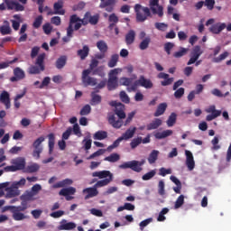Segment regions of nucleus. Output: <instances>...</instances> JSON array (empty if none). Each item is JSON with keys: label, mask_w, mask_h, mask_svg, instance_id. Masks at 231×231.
I'll return each instance as SVG.
<instances>
[{"label": "nucleus", "mask_w": 231, "mask_h": 231, "mask_svg": "<svg viewBox=\"0 0 231 231\" xmlns=\"http://www.w3.org/2000/svg\"><path fill=\"white\" fill-rule=\"evenodd\" d=\"M135 11L136 23H143L152 18V15H157L159 18L163 17V6L159 5V0H150L149 7H143L140 4H136L134 7Z\"/></svg>", "instance_id": "f257e3e1"}, {"label": "nucleus", "mask_w": 231, "mask_h": 231, "mask_svg": "<svg viewBox=\"0 0 231 231\" xmlns=\"http://www.w3.org/2000/svg\"><path fill=\"white\" fill-rule=\"evenodd\" d=\"M92 177L98 178L100 180H97L93 187L83 189V194H87L84 197L85 200L97 197L99 194L97 189L106 187L113 181V173L109 171H94L92 172Z\"/></svg>", "instance_id": "f03ea898"}, {"label": "nucleus", "mask_w": 231, "mask_h": 231, "mask_svg": "<svg viewBox=\"0 0 231 231\" xmlns=\"http://www.w3.org/2000/svg\"><path fill=\"white\" fill-rule=\"evenodd\" d=\"M110 106H115V114L109 113L107 115V122L115 129H120L123 126V119L125 118V105L112 101Z\"/></svg>", "instance_id": "7ed1b4c3"}, {"label": "nucleus", "mask_w": 231, "mask_h": 231, "mask_svg": "<svg viewBox=\"0 0 231 231\" xmlns=\"http://www.w3.org/2000/svg\"><path fill=\"white\" fill-rule=\"evenodd\" d=\"M98 60H91L88 69H84L81 75V81L85 87H95L97 85V79L90 77L92 70L98 67Z\"/></svg>", "instance_id": "20e7f679"}, {"label": "nucleus", "mask_w": 231, "mask_h": 231, "mask_svg": "<svg viewBox=\"0 0 231 231\" xmlns=\"http://www.w3.org/2000/svg\"><path fill=\"white\" fill-rule=\"evenodd\" d=\"M27 209L26 202H22V206H9L8 210L12 213V219L14 221H22L27 219L26 215L23 212Z\"/></svg>", "instance_id": "39448f33"}, {"label": "nucleus", "mask_w": 231, "mask_h": 231, "mask_svg": "<svg viewBox=\"0 0 231 231\" xmlns=\"http://www.w3.org/2000/svg\"><path fill=\"white\" fill-rule=\"evenodd\" d=\"M138 87H142L146 89H151L153 88V83L151 79H146L144 76L139 77V79H136L131 87H126V91L135 92Z\"/></svg>", "instance_id": "423d86ee"}, {"label": "nucleus", "mask_w": 231, "mask_h": 231, "mask_svg": "<svg viewBox=\"0 0 231 231\" xmlns=\"http://www.w3.org/2000/svg\"><path fill=\"white\" fill-rule=\"evenodd\" d=\"M11 166H6L4 168L5 172H16L21 171L26 167V159L23 157H18L11 160Z\"/></svg>", "instance_id": "0eeeda50"}, {"label": "nucleus", "mask_w": 231, "mask_h": 231, "mask_svg": "<svg viewBox=\"0 0 231 231\" xmlns=\"http://www.w3.org/2000/svg\"><path fill=\"white\" fill-rule=\"evenodd\" d=\"M45 53L39 54L35 60V66H30L27 72L29 75H39L45 70L44 65Z\"/></svg>", "instance_id": "6e6552de"}, {"label": "nucleus", "mask_w": 231, "mask_h": 231, "mask_svg": "<svg viewBox=\"0 0 231 231\" xmlns=\"http://www.w3.org/2000/svg\"><path fill=\"white\" fill-rule=\"evenodd\" d=\"M143 164H145L144 159H142V161L134 160V161L126 162L123 164H120L118 168H120L121 170L130 169L135 172H142Z\"/></svg>", "instance_id": "1a4fd4ad"}, {"label": "nucleus", "mask_w": 231, "mask_h": 231, "mask_svg": "<svg viewBox=\"0 0 231 231\" xmlns=\"http://www.w3.org/2000/svg\"><path fill=\"white\" fill-rule=\"evenodd\" d=\"M14 10V12H23L24 6L22 5L18 1L16 0H4V4L0 5V10Z\"/></svg>", "instance_id": "9d476101"}, {"label": "nucleus", "mask_w": 231, "mask_h": 231, "mask_svg": "<svg viewBox=\"0 0 231 231\" xmlns=\"http://www.w3.org/2000/svg\"><path fill=\"white\" fill-rule=\"evenodd\" d=\"M119 71H122V69H120L118 68L110 70V72H109V79H107V83H106L107 89L109 91H113V90L117 88V87H118V78H117V75H118Z\"/></svg>", "instance_id": "9b49d317"}, {"label": "nucleus", "mask_w": 231, "mask_h": 231, "mask_svg": "<svg viewBox=\"0 0 231 231\" xmlns=\"http://www.w3.org/2000/svg\"><path fill=\"white\" fill-rule=\"evenodd\" d=\"M45 137L40 136L32 143V158L35 160L40 159V154L42 152V143H44Z\"/></svg>", "instance_id": "f8f14e48"}, {"label": "nucleus", "mask_w": 231, "mask_h": 231, "mask_svg": "<svg viewBox=\"0 0 231 231\" xmlns=\"http://www.w3.org/2000/svg\"><path fill=\"white\" fill-rule=\"evenodd\" d=\"M203 54V51L201 50V47L199 45H196L191 49L190 52V59L189 60L187 65L190 66L192 64H195V62L200 58V56Z\"/></svg>", "instance_id": "ddd939ff"}, {"label": "nucleus", "mask_w": 231, "mask_h": 231, "mask_svg": "<svg viewBox=\"0 0 231 231\" xmlns=\"http://www.w3.org/2000/svg\"><path fill=\"white\" fill-rule=\"evenodd\" d=\"M116 0H100L99 8L104 9L107 13H112L115 10Z\"/></svg>", "instance_id": "4468645a"}, {"label": "nucleus", "mask_w": 231, "mask_h": 231, "mask_svg": "<svg viewBox=\"0 0 231 231\" xmlns=\"http://www.w3.org/2000/svg\"><path fill=\"white\" fill-rule=\"evenodd\" d=\"M81 20L82 19L76 14L70 16V21L69 22L68 29H66L68 37H73V24L80 22Z\"/></svg>", "instance_id": "2eb2a0df"}, {"label": "nucleus", "mask_w": 231, "mask_h": 231, "mask_svg": "<svg viewBox=\"0 0 231 231\" xmlns=\"http://www.w3.org/2000/svg\"><path fill=\"white\" fill-rule=\"evenodd\" d=\"M26 75L24 74L23 69H22L20 67L14 69V77L10 78L9 80L11 82H16L22 79H24Z\"/></svg>", "instance_id": "dca6fc26"}, {"label": "nucleus", "mask_w": 231, "mask_h": 231, "mask_svg": "<svg viewBox=\"0 0 231 231\" xmlns=\"http://www.w3.org/2000/svg\"><path fill=\"white\" fill-rule=\"evenodd\" d=\"M0 103L5 106L6 110H9L11 108L10 93H8V91L4 90L3 92H1Z\"/></svg>", "instance_id": "f3484780"}, {"label": "nucleus", "mask_w": 231, "mask_h": 231, "mask_svg": "<svg viewBox=\"0 0 231 231\" xmlns=\"http://www.w3.org/2000/svg\"><path fill=\"white\" fill-rule=\"evenodd\" d=\"M186 155V167H188L189 171H192L195 169V161L193 159V154L190 151H185Z\"/></svg>", "instance_id": "a211bd4d"}, {"label": "nucleus", "mask_w": 231, "mask_h": 231, "mask_svg": "<svg viewBox=\"0 0 231 231\" xmlns=\"http://www.w3.org/2000/svg\"><path fill=\"white\" fill-rule=\"evenodd\" d=\"M157 79H164V81L161 82L162 87H169L174 82V78H169V74L163 72L159 73V75H157Z\"/></svg>", "instance_id": "6ab92c4d"}, {"label": "nucleus", "mask_w": 231, "mask_h": 231, "mask_svg": "<svg viewBox=\"0 0 231 231\" xmlns=\"http://www.w3.org/2000/svg\"><path fill=\"white\" fill-rule=\"evenodd\" d=\"M84 19L88 21L89 24L97 25L99 22V14L91 15V13L87 12L84 14Z\"/></svg>", "instance_id": "aec40b11"}, {"label": "nucleus", "mask_w": 231, "mask_h": 231, "mask_svg": "<svg viewBox=\"0 0 231 231\" xmlns=\"http://www.w3.org/2000/svg\"><path fill=\"white\" fill-rule=\"evenodd\" d=\"M136 132V127H130L124 132V134L118 137L119 139H123L124 141H128L134 137Z\"/></svg>", "instance_id": "412c9836"}, {"label": "nucleus", "mask_w": 231, "mask_h": 231, "mask_svg": "<svg viewBox=\"0 0 231 231\" xmlns=\"http://www.w3.org/2000/svg\"><path fill=\"white\" fill-rule=\"evenodd\" d=\"M72 184H73V180H70V179L61 180L60 181H58L55 184H53L52 189H62V188L69 187Z\"/></svg>", "instance_id": "4be33fe9"}, {"label": "nucleus", "mask_w": 231, "mask_h": 231, "mask_svg": "<svg viewBox=\"0 0 231 231\" xmlns=\"http://www.w3.org/2000/svg\"><path fill=\"white\" fill-rule=\"evenodd\" d=\"M39 170H40V165L36 162H32V164L24 166V169L22 171H23L24 173L32 174L39 171Z\"/></svg>", "instance_id": "5701e85b"}, {"label": "nucleus", "mask_w": 231, "mask_h": 231, "mask_svg": "<svg viewBox=\"0 0 231 231\" xmlns=\"http://www.w3.org/2000/svg\"><path fill=\"white\" fill-rule=\"evenodd\" d=\"M21 195V191L18 188H6L5 199H14Z\"/></svg>", "instance_id": "b1692460"}, {"label": "nucleus", "mask_w": 231, "mask_h": 231, "mask_svg": "<svg viewBox=\"0 0 231 231\" xmlns=\"http://www.w3.org/2000/svg\"><path fill=\"white\" fill-rule=\"evenodd\" d=\"M226 24L225 23H215L209 27V32L214 34H219L222 31L225 30Z\"/></svg>", "instance_id": "393cba45"}, {"label": "nucleus", "mask_w": 231, "mask_h": 231, "mask_svg": "<svg viewBox=\"0 0 231 231\" xmlns=\"http://www.w3.org/2000/svg\"><path fill=\"white\" fill-rule=\"evenodd\" d=\"M162 119L156 118L153 121L150 122L148 125H146V130L147 131L156 130L160 127V125H162Z\"/></svg>", "instance_id": "a878e982"}, {"label": "nucleus", "mask_w": 231, "mask_h": 231, "mask_svg": "<svg viewBox=\"0 0 231 231\" xmlns=\"http://www.w3.org/2000/svg\"><path fill=\"white\" fill-rule=\"evenodd\" d=\"M88 54L89 47L88 45H84L83 49L77 51V56H79L81 60H85Z\"/></svg>", "instance_id": "bb28decb"}, {"label": "nucleus", "mask_w": 231, "mask_h": 231, "mask_svg": "<svg viewBox=\"0 0 231 231\" xmlns=\"http://www.w3.org/2000/svg\"><path fill=\"white\" fill-rule=\"evenodd\" d=\"M102 102V97L100 95H97L95 91L91 92V101L89 104H91L92 106H98Z\"/></svg>", "instance_id": "cd10ccee"}, {"label": "nucleus", "mask_w": 231, "mask_h": 231, "mask_svg": "<svg viewBox=\"0 0 231 231\" xmlns=\"http://www.w3.org/2000/svg\"><path fill=\"white\" fill-rule=\"evenodd\" d=\"M75 193H76V188L74 187L63 188L60 189V191H59V195L62 197L75 195Z\"/></svg>", "instance_id": "c85d7f7f"}, {"label": "nucleus", "mask_w": 231, "mask_h": 231, "mask_svg": "<svg viewBox=\"0 0 231 231\" xmlns=\"http://www.w3.org/2000/svg\"><path fill=\"white\" fill-rule=\"evenodd\" d=\"M63 8V2L62 0H59L55 4H53V11L56 12V14H59V15H65V10Z\"/></svg>", "instance_id": "c756f323"}, {"label": "nucleus", "mask_w": 231, "mask_h": 231, "mask_svg": "<svg viewBox=\"0 0 231 231\" xmlns=\"http://www.w3.org/2000/svg\"><path fill=\"white\" fill-rule=\"evenodd\" d=\"M172 135V130H164L154 134V138L157 140L166 139L168 136Z\"/></svg>", "instance_id": "7c9ffc66"}, {"label": "nucleus", "mask_w": 231, "mask_h": 231, "mask_svg": "<svg viewBox=\"0 0 231 231\" xmlns=\"http://www.w3.org/2000/svg\"><path fill=\"white\" fill-rule=\"evenodd\" d=\"M67 60L68 58L65 55L59 57L55 63L56 69H62L66 66Z\"/></svg>", "instance_id": "2f4dec72"}, {"label": "nucleus", "mask_w": 231, "mask_h": 231, "mask_svg": "<svg viewBox=\"0 0 231 231\" xmlns=\"http://www.w3.org/2000/svg\"><path fill=\"white\" fill-rule=\"evenodd\" d=\"M167 109V103H160L159 106H157L156 112H154L153 116H163L164 112H166Z\"/></svg>", "instance_id": "473e14b6"}, {"label": "nucleus", "mask_w": 231, "mask_h": 231, "mask_svg": "<svg viewBox=\"0 0 231 231\" xmlns=\"http://www.w3.org/2000/svg\"><path fill=\"white\" fill-rule=\"evenodd\" d=\"M134 41H135V32L131 30L125 34V44L130 46L134 43Z\"/></svg>", "instance_id": "72a5a7b5"}, {"label": "nucleus", "mask_w": 231, "mask_h": 231, "mask_svg": "<svg viewBox=\"0 0 231 231\" xmlns=\"http://www.w3.org/2000/svg\"><path fill=\"white\" fill-rule=\"evenodd\" d=\"M107 138V132L104 130H99L97 132H95L94 134V140L97 141H104Z\"/></svg>", "instance_id": "f704fd0d"}, {"label": "nucleus", "mask_w": 231, "mask_h": 231, "mask_svg": "<svg viewBox=\"0 0 231 231\" xmlns=\"http://www.w3.org/2000/svg\"><path fill=\"white\" fill-rule=\"evenodd\" d=\"M55 145V135L53 134H48V147L50 154H52L53 146Z\"/></svg>", "instance_id": "c9c22d12"}, {"label": "nucleus", "mask_w": 231, "mask_h": 231, "mask_svg": "<svg viewBox=\"0 0 231 231\" xmlns=\"http://www.w3.org/2000/svg\"><path fill=\"white\" fill-rule=\"evenodd\" d=\"M159 151L158 150H153L152 152H150L149 157H148V162L149 164H153L157 162V158L159 157Z\"/></svg>", "instance_id": "e433bc0d"}, {"label": "nucleus", "mask_w": 231, "mask_h": 231, "mask_svg": "<svg viewBox=\"0 0 231 231\" xmlns=\"http://www.w3.org/2000/svg\"><path fill=\"white\" fill-rule=\"evenodd\" d=\"M149 44H151V37H146L139 43V50L145 51L148 50Z\"/></svg>", "instance_id": "4c0bfd02"}, {"label": "nucleus", "mask_w": 231, "mask_h": 231, "mask_svg": "<svg viewBox=\"0 0 231 231\" xmlns=\"http://www.w3.org/2000/svg\"><path fill=\"white\" fill-rule=\"evenodd\" d=\"M76 228L75 222H68L59 226V230H73Z\"/></svg>", "instance_id": "58836bf2"}, {"label": "nucleus", "mask_w": 231, "mask_h": 231, "mask_svg": "<svg viewBox=\"0 0 231 231\" xmlns=\"http://www.w3.org/2000/svg\"><path fill=\"white\" fill-rule=\"evenodd\" d=\"M118 62V54H113L112 57H110L109 61H107V67L112 69L117 66Z\"/></svg>", "instance_id": "ea45409f"}, {"label": "nucleus", "mask_w": 231, "mask_h": 231, "mask_svg": "<svg viewBox=\"0 0 231 231\" xmlns=\"http://www.w3.org/2000/svg\"><path fill=\"white\" fill-rule=\"evenodd\" d=\"M97 48L99 50L100 53H106L108 48L105 41H99L97 42Z\"/></svg>", "instance_id": "a19ab883"}, {"label": "nucleus", "mask_w": 231, "mask_h": 231, "mask_svg": "<svg viewBox=\"0 0 231 231\" xmlns=\"http://www.w3.org/2000/svg\"><path fill=\"white\" fill-rule=\"evenodd\" d=\"M228 56H229V52H228V51H224V52H222L221 54H219L218 57H215V58L213 59V62H214V63H219V62H221L222 60H226V59L228 58Z\"/></svg>", "instance_id": "79ce46f5"}, {"label": "nucleus", "mask_w": 231, "mask_h": 231, "mask_svg": "<svg viewBox=\"0 0 231 231\" xmlns=\"http://www.w3.org/2000/svg\"><path fill=\"white\" fill-rule=\"evenodd\" d=\"M133 85L134 83L132 78H120V86L130 88Z\"/></svg>", "instance_id": "37998d69"}, {"label": "nucleus", "mask_w": 231, "mask_h": 231, "mask_svg": "<svg viewBox=\"0 0 231 231\" xmlns=\"http://www.w3.org/2000/svg\"><path fill=\"white\" fill-rule=\"evenodd\" d=\"M120 160V155L117 153H112L104 159L105 162H109L110 163H116Z\"/></svg>", "instance_id": "c03bdc74"}, {"label": "nucleus", "mask_w": 231, "mask_h": 231, "mask_svg": "<svg viewBox=\"0 0 231 231\" xmlns=\"http://www.w3.org/2000/svg\"><path fill=\"white\" fill-rule=\"evenodd\" d=\"M176 122H177V114L171 113V115H170V116H168V120H167L168 127L174 126Z\"/></svg>", "instance_id": "a18cd8bd"}, {"label": "nucleus", "mask_w": 231, "mask_h": 231, "mask_svg": "<svg viewBox=\"0 0 231 231\" xmlns=\"http://www.w3.org/2000/svg\"><path fill=\"white\" fill-rule=\"evenodd\" d=\"M154 176H156V170H152L148 173H144V175L142 176V180L148 181L152 180Z\"/></svg>", "instance_id": "49530a36"}, {"label": "nucleus", "mask_w": 231, "mask_h": 231, "mask_svg": "<svg viewBox=\"0 0 231 231\" xmlns=\"http://www.w3.org/2000/svg\"><path fill=\"white\" fill-rule=\"evenodd\" d=\"M166 214H169V208H164L160 211L159 217H157V221L158 222H164L166 220V217H164Z\"/></svg>", "instance_id": "de8ad7c7"}, {"label": "nucleus", "mask_w": 231, "mask_h": 231, "mask_svg": "<svg viewBox=\"0 0 231 231\" xmlns=\"http://www.w3.org/2000/svg\"><path fill=\"white\" fill-rule=\"evenodd\" d=\"M142 142H143V137L134 138L133 141H131L130 143L131 149H135L136 147H138L140 144L143 143Z\"/></svg>", "instance_id": "09e8293b"}, {"label": "nucleus", "mask_w": 231, "mask_h": 231, "mask_svg": "<svg viewBox=\"0 0 231 231\" xmlns=\"http://www.w3.org/2000/svg\"><path fill=\"white\" fill-rule=\"evenodd\" d=\"M104 153H105V150L99 149L97 152H95L94 153H92L91 155H89L88 157H87V160H88V161L94 160L95 158L104 155Z\"/></svg>", "instance_id": "8fccbe9b"}, {"label": "nucleus", "mask_w": 231, "mask_h": 231, "mask_svg": "<svg viewBox=\"0 0 231 231\" xmlns=\"http://www.w3.org/2000/svg\"><path fill=\"white\" fill-rule=\"evenodd\" d=\"M12 32L10 25H3L0 27L1 35H10Z\"/></svg>", "instance_id": "3c124183"}, {"label": "nucleus", "mask_w": 231, "mask_h": 231, "mask_svg": "<svg viewBox=\"0 0 231 231\" xmlns=\"http://www.w3.org/2000/svg\"><path fill=\"white\" fill-rule=\"evenodd\" d=\"M152 221H153V218L152 217L142 220V222L139 223V229L141 230L145 229V227L148 226V225H150Z\"/></svg>", "instance_id": "603ef678"}, {"label": "nucleus", "mask_w": 231, "mask_h": 231, "mask_svg": "<svg viewBox=\"0 0 231 231\" xmlns=\"http://www.w3.org/2000/svg\"><path fill=\"white\" fill-rule=\"evenodd\" d=\"M91 113V106L89 105H85L83 108L79 111V116H88Z\"/></svg>", "instance_id": "864d4df0"}, {"label": "nucleus", "mask_w": 231, "mask_h": 231, "mask_svg": "<svg viewBox=\"0 0 231 231\" xmlns=\"http://www.w3.org/2000/svg\"><path fill=\"white\" fill-rule=\"evenodd\" d=\"M184 199L185 197H183V195H180V197H178L177 200H175V204H174V208L178 209L180 208L184 203Z\"/></svg>", "instance_id": "5fc2aeb1"}, {"label": "nucleus", "mask_w": 231, "mask_h": 231, "mask_svg": "<svg viewBox=\"0 0 231 231\" xmlns=\"http://www.w3.org/2000/svg\"><path fill=\"white\" fill-rule=\"evenodd\" d=\"M42 24V15H38L32 23V27L34 29H39Z\"/></svg>", "instance_id": "6e6d98bb"}, {"label": "nucleus", "mask_w": 231, "mask_h": 231, "mask_svg": "<svg viewBox=\"0 0 231 231\" xmlns=\"http://www.w3.org/2000/svg\"><path fill=\"white\" fill-rule=\"evenodd\" d=\"M174 91V97L176 99H181L183 95L185 94V88H177V90Z\"/></svg>", "instance_id": "4d7b16f0"}, {"label": "nucleus", "mask_w": 231, "mask_h": 231, "mask_svg": "<svg viewBox=\"0 0 231 231\" xmlns=\"http://www.w3.org/2000/svg\"><path fill=\"white\" fill-rule=\"evenodd\" d=\"M122 141H125V139L123 138H117V140H116L112 145L107 147V152H111L113 149H116L118 147V145H120V143H122Z\"/></svg>", "instance_id": "13d9d810"}, {"label": "nucleus", "mask_w": 231, "mask_h": 231, "mask_svg": "<svg viewBox=\"0 0 231 231\" xmlns=\"http://www.w3.org/2000/svg\"><path fill=\"white\" fill-rule=\"evenodd\" d=\"M187 52H188V49L180 47V51H178L177 52H174L173 56L176 59H180V58H182L183 56H185V54H187Z\"/></svg>", "instance_id": "bf43d9fd"}, {"label": "nucleus", "mask_w": 231, "mask_h": 231, "mask_svg": "<svg viewBox=\"0 0 231 231\" xmlns=\"http://www.w3.org/2000/svg\"><path fill=\"white\" fill-rule=\"evenodd\" d=\"M120 99L124 104H130V97H128L127 93H125V91L120 92Z\"/></svg>", "instance_id": "052dcab7"}, {"label": "nucleus", "mask_w": 231, "mask_h": 231, "mask_svg": "<svg viewBox=\"0 0 231 231\" xmlns=\"http://www.w3.org/2000/svg\"><path fill=\"white\" fill-rule=\"evenodd\" d=\"M92 75L104 77V66H99L97 69H92Z\"/></svg>", "instance_id": "680f3d73"}, {"label": "nucleus", "mask_w": 231, "mask_h": 231, "mask_svg": "<svg viewBox=\"0 0 231 231\" xmlns=\"http://www.w3.org/2000/svg\"><path fill=\"white\" fill-rule=\"evenodd\" d=\"M215 5H216L215 0H206V1H204V6H206L207 9L209 10V11L214 9Z\"/></svg>", "instance_id": "e2e57ef3"}, {"label": "nucleus", "mask_w": 231, "mask_h": 231, "mask_svg": "<svg viewBox=\"0 0 231 231\" xmlns=\"http://www.w3.org/2000/svg\"><path fill=\"white\" fill-rule=\"evenodd\" d=\"M154 27L159 31L164 32L169 27V25L164 23H154Z\"/></svg>", "instance_id": "0e129e2a"}, {"label": "nucleus", "mask_w": 231, "mask_h": 231, "mask_svg": "<svg viewBox=\"0 0 231 231\" xmlns=\"http://www.w3.org/2000/svg\"><path fill=\"white\" fill-rule=\"evenodd\" d=\"M174 48V43L172 42H167L164 44V51L167 53V55L171 54V50Z\"/></svg>", "instance_id": "69168bd1"}, {"label": "nucleus", "mask_w": 231, "mask_h": 231, "mask_svg": "<svg viewBox=\"0 0 231 231\" xmlns=\"http://www.w3.org/2000/svg\"><path fill=\"white\" fill-rule=\"evenodd\" d=\"M42 30L44 31L45 34L50 35L52 32V26L49 23H44V25H42Z\"/></svg>", "instance_id": "338daca9"}, {"label": "nucleus", "mask_w": 231, "mask_h": 231, "mask_svg": "<svg viewBox=\"0 0 231 231\" xmlns=\"http://www.w3.org/2000/svg\"><path fill=\"white\" fill-rule=\"evenodd\" d=\"M164 187H165L164 181L163 180H160L159 181V185H158V189H159L158 192H159L160 196H164V194L166 193L165 189H164Z\"/></svg>", "instance_id": "774afa93"}]
</instances>
